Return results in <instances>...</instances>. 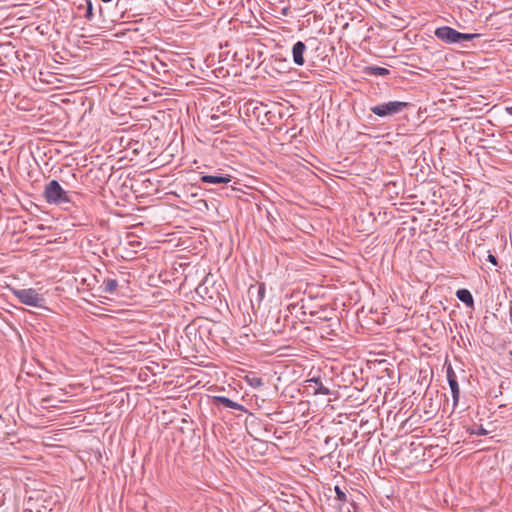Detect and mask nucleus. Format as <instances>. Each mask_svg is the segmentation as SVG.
Instances as JSON below:
<instances>
[{
  "instance_id": "nucleus-1",
  "label": "nucleus",
  "mask_w": 512,
  "mask_h": 512,
  "mask_svg": "<svg viewBox=\"0 0 512 512\" xmlns=\"http://www.w3.org/2000/svg\"><path fill=\"white\" fill-rule=\"evenodd\" d=\"M43 197L49 204L64 205L72 203L71 195L62 188L57 180H51L45 185Z\"/></svg>"
},
{
  "instance_id": "nucleus-2",
  "label": "nucleus",
  "mask_w": 512,
  "mask_h": 512,
  "mask_svg": "<svg viewBox=\"0 0 512 512\" xmlns=\"http://www.w3.org/2000/svg\"><path fill=\"white\" fill-rule=\"evenodd\" d=\"M244 114L250 118L249 121L255 120L264 126L270 121L271 112L268 110V105L251 100L244 104Z\"/></svg>"
},
{
  "instance_id": "nucleus-3",
  "label": "nucleus",
  "mask_w": 512,
  "mask_h": 512,
  "mask_svg": "<svg viewBox=\"0 0 512 512\" xmlns=\"http://www.w3.org/2000/svg\"><path fill=\"white\" fill-rule=\"evenodd\" d=\"M11 293L24 305L40 308L43 306L45 299L35 289H17L8 287Z\"/></svg>"
},
{
  "instance_id": "nucleus-4",
  "label": "nucleus",
  "mask_w": 512,
  "mask_h": 512,
  "mask_svg": "<svg viewBox=\"0 0 512 512\" xmlns=\"http://www.w3.org/2000/svg\"><path fill=\"white\" fill-rule=\"evenodd\" d=\"M409 103L403 101H389L381 104L374 105L370 111L379 117H391L401 113L408 108Z\"/></svg>"
},
{
  "instance_id": "nucleus-5",
  "label": "nucleus",
  "mask_w": 512,
  "mask_h": 512,
  "mask_svg": "<svg viewBox=\"0 0 512 512\" xmlns=\"http://www.w3.org/2000/svg\"><path fill=\"white\" fill-rule=\"evenodd\" d=\"M232 179L230 174L223 173L221 169L216 170L214 174L200 173V181L212 185L228 184Z\"/></svg>"
},
{
  "instance_id": "nucleus-6",
  "label": "nucleus",
  "mask_w": 512,
  "mask_h": 512,
  "mask_svg": "<svg viewBox=\"0 0 512 512\" xmlns=\"http://www.w3.org/2000/svg\"><path fill=\"white\" fill-rule=\"evenodd\" d=\"M435 36L437 39L441 40L446 44H454L457 43L458 31L449 26H441L438 27L435 32Z\"/></svg>"
},
{
  "instance_id": "nucleus-7",
  "label": "nucleus",
  "mask_w": 512,
  "mask_h": 512,
  "mask_svg": "<svg viewBox=\"0 0 512 512\" xmlns=\"http://www.w3.org/2000/svg\"><path fill=\"white\" fill-rule=\"evenodd\" d=\"M446 377H447L448 384L450 386L451 393H452L453 406L455 407L459 402L460 389H459L456 373L454 372L451 365H449L447 367Z\"/></svg>"
},
{
  "instance_id": "nucleus-8",
  "label": "nucleus",
  "mask_w": 512,
  "mask_h": 512,
  "mask_svg": "<svg viewBox=\"0 0 512 512\" xmlns=\"http://www.w3.org/2000/svg\"><path fill=\"white\" fill-rule=\"evenodd\" d=\"M307 50L306 44L303 41H297L292 47L293 62L297 66H303L305 64L304 54Z\"/></svg>"
},
{
  "instance_id": "nucleus-9",
  "label": "nucleus",
  "mask_w": 512,
  "mask_h": 512,
  "mask_svg": "<svg viewBox=\"0 0 512 512\" xmlns=\"http://www.w3.org/2000/svg\"><path fill=\"white\" fill-rule=\"evenodd\" d=\"M310 315L315 317V321L313 322L316 324L318 321L320 322H331L332 320L335 321V324H339V319L335 317L333 311H328L326 308H320L315 311H311Z\"/></svg>"
},
{
  "instance_id": "nucleus-10",
  "label": "nucleus",
  "mask_w": 512,
  "mask_h": 512,
  "mask_svg": "<svg viewBox=\"0 0 512 512\" xmlns=\"http://www.w3.org/2000/svg\"><path fill=\"white\" fill-rule=\"evenodd\" d=\"M215 401L217 403L223 405L226 408H230V409H234V410H238V411H245V408H244L243 405H241V404H239L237 402H234L233 400H231L228 397L216 396L215 397Z\"/></svg>"
},
{
  "instance_id": "nucleus-11",
  "label": "nucleus",
  "mask_w": 512,
  "mask_h": 512,
  "mask_svg": "<svg viewBox=\"0 0 512 512\" xmlns=\"http://www.w3.org/2000/svg\"><path fill=\"white\" fill-rule=\"evenodd\" d=\"M456 296L467 307H470V308L474 307V299H473L471 292L468 289L463 288V289L457 290Z\"/></svg>"
},
{
  "instance_id": "nucleus-12",
  "label": "nucleus",
  "mask_w": 512,
  "mask_h": 512,
  "mask_svg": "<svg viewBox=\"0 0 512 512\" xmlns=\"http://www.w3.org/2000/svg\"><path fill=\"white\" fill-rule=\"evenodd\" d=\"M244 380L246 383L251 386L252 388L258 389L262 388L264 386V382L261 377L257 375L255 372H249L245 377Z\"/></svg>"
},
{
  "instance_id": "nucleus-13",
  "label": "nucleus",
  "mask_w": 512,
  "mask_h": 512,
  "mask_svg": "<svg viewBox=\"0 0 512 512\" xmlns=\"http://www.w3.org/2000/svg\"><path fill=\"white\" fill-rule=\"evenodd\" d=\"M118 282L116 279L105 278L100 286V289L104 293L113 294L116 292Z\"/></svg>"
},
{
  "instance_id": "nucleus-14",
  "label": "nucleus",
  "mask_w": 512,
  "mask_h": 512,
  "mask_svg": "<svg viewBox=\"0 0 512 512\" xmlns=\"http://www.w3.org/2000/svg\"><path fill=\"white\" fill-rule=\"evenodd\" d=\"M365 74L370 76H386L390 74V70L379 66H368L364 69Z\"/></svg>"
},
{
  "instance_id": "nucleus-15",
  "label": "nucleus",
  "mask_w": 512,
  "mask_h": 512,
  "mask_svg": "<svg viewBox=\"0 0 512 512\" xmlns=\"http://www.w3.org/2000/svg\"><path fill=\"white\" fill-rule=\"evenodd\" d=\"M335 490V493H336V500L340 502V505H339V508L341 509V505L345 504V503H351V505L353 507H355V503L350 499L348 498V495L346 494V492L341 489L339 486H335L334 488Z\"/></svg>"
},
{
  "instance_id": "nucleus-16",
  "label": "nucleus",
  "mask_w": 512,
  "mask_h": 512,
  "mask_svg": "<svg viewBox=\"0 0 512 512\" xmlns=\"http://www.w3.org/2000/svg\"><path fill=\"white\" fill-rule=\"evenodd\" d=\"M78 9H85L84 17L86 20L91 21L94 14H93V4L90 0H84V4H80L78 6Z\"/></svg>"
},
{
  "instance_id": "nucleus-17",
  "label": "nucleus",
  "mask_w": 512,
  "mask_h": 512,
  "mask_svg": "<svg viewBox=\"0 0 512 512\" xmlns=\"http://www.w3.org/2000/svg\"><path fill=\"white\" fill-rule=\"evenodd\" d=\"M310 382H314L318 385V387L315 389V394H321V395H329L330 390L326 386L322 384L319 378H312L309 380Z\"/></svg>"
},
{
  "instance_id": "nucleus-18",
  "label": "nucleus",
  "mask_w": 512,
  "mask_h": 512,
  "mask_svg": "<svg viewBox=\"0 0 512 512\" xmlns=\"http://www.w3.org/2000/svg\"><path fill=\"white\" fill-rule=\"evenodd\" d=\"M481 35L480 34H477V33H461V32H458V36H457V43H461L463 41H471L475 38H479Z\"/></svg>"
},
{
  "instance_id": "nucleus-19",
  "label": "nucleus",
  "mask_w": 512,
  "mask_h": 512,
  "mask_svg": "<svg viewBox=\"0 0 512 512\" xmlns=\"http://www.w3.org/2000/svg\"><path fill=\"white\" fill-rule=\"evenodd\" d=\"M332 326H333L332 323L323 326V328H322L323 332L326 333L327 335H335L334 329L332 328Z\"/></svg>"
},
{
  "instance_id": "nucleus-20",
  "label": "nucleus",
  "mask_w": 512,
  "mask_h": 512,
  "mask_svg": "<svg viewBox=\"0 0 512 512\" xmlns=\"http://www.w3.org/2000/svg\"><path fill=\"white\" fill-rule=\"evenodd\" d=\"M196 292H197V294H199L200 296H202L204 298L203 293L207 292V288L204 286V284H200L196 288Z\"/></svg>"
},
{
  "instance_id": "nucleus-21",
  "label": "nucleus",
  "mask_w": 512,
  "mask_h": 512,
  "mask_svg": "<svg viewBox=\"0 0 512 512\" xmlns=\"http://www.w3.org/2000/svg\"><path fill=\"white\" fill-rule=\"evenodd\" d=\"M471 434H476V435H486V434H487V431H486L484 428L480 427L479 429H477V430H475V431H474V430H473V431H471Z\"/></svg>"
},
{
  "instance_id": "nucleus-22",
  "label": "nucleus",
  "mask_w": 512,
  "mask_h": 512,
  "mask_svg": "<svg viewBox=\"0 0 512 512\" xmlns=\"http://www.w3.org/2000/svg\"><path fill=\"white\" fill-rule=\"evenodd\" d=\"M488 261L491 262L493 265H497V258L492 254L488 255Z\"/></svg>"
},
{
  "instance_id": "nucleus-23",
  "label": "nucleus",
  "mask_w": 512,
  "mask_h": 512,
  "mask_svg": "<svg viewBox=\"0 0 512 512\" xmlns=\"http://www.w3.org/2000/svg\"><path fill=\"white\" fill-rule=\"evenodd\" d=\"M507 111H508L509 114L512 115V107L507 108Z\"/></svg>"
}]
</instances>
